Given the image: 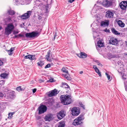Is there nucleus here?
I'll list each match as a JSON object with an SVG mask.
<instances>
[{
    "label": "nucleus",
    "instance_id": "5701e85b",
    "mask_svg": "<svg viewBox=\"0 0 127 127\" xmlns=\"http://www.w3.org/2000/svg\"><path fill=\"white\" fill-rule=\"evenodd\" d=\"M8 14L11 15H13L15 14V12L13 10H10L8 11Z\"/></svg>",
    "mask_w": 127,
    "mask_h": 127
},
{
    "label": "nucleus",
    "instance_id": "8fccbe9b",
    "mask_svg": "<svg viewBox=\"0 0 127 127\" xmlns=\"http://www.w3.org/2000/svg\"><path fill=\"white\" fill-rule=\"evenodd\" d=\"M19 32L18 31H15L14 32V33L15 34H17Z\"/></svg>",
    "mask_w": 127,
    "mask_h": 127
},
{
    "label": "nucleus",
    "instance_id": "338daca9",
    "mask_svg": "<svg viewBox=\"0 0 127 127\" xmlns=\"http://www.w3.org/2000/svg\"><path fill=\"white\" fill-rule=\"evenodd\" d=\"M126 45L127 46V41L126 42Z\"/></svg>",
    "mask_w": 127,
    "mask_h": 127
},
{
    "label": "nucleus",
    "instance_id": "ddd939ff",
    "mask_svg": "<svg viewBox=\"0 0 127 127\" xmlns=\"http://www.w3.org/2000/svg\"><path fill=\"white\" fill-rule=\"evenodd\" d=\"M113 13L110 10H108L106 12V17L107 18H112L113 17Z\"/></svg>",
    "mask_w": 127,
    "mask_h": 127
},
{
    "label": "nucleus",
    "instance_id": "ea45409f",
    "mask_svg": "<svg viewBox=\"0 0 127 127\" xmlns=\"http://www.w3.org/2000/svg\"><path fill=\"white\" fill-rule=\"evenodd\" d=\"M104 31L107 32H109L110 30L109 29H106L104 30Z\"/></svg>",
    "mask_w": 127,
    "mask_h": 127
},
{
    "label": "nucleus",
    "instance_id": "7ed1b4c3",
    "mask_svg": "<svg viewBox=\"0 0 127 127\" xmlns=\"http://www.w3.org/2000/svg\"><path fill=\"white\" fill-rule=\"evenodd\" d=\"M14 28L13 24L12 23L8 24L5 28V31L6 34L8 35L12 32Z\"/></svg>",
    "mask_w": 127,
    "mask_h": 127
},
{
    "label": "nucleus",
    "instance_id": "603ef678",
    "mask_svg": "<svg viewBox=\"0 0 127 127\" xmlns=\"http://www.w3.org/2000/svg\"><path fill=\"white\" fill-rule=\"evenodd\" d=\"M3 64V62L1 61L0 60V66L2 65Z\"/></svg>",
    "mask_w": 127,
    "mask_h": 127
},
{
    "label": "nucleus",
    "instance_id": "2f4dec72",
    "mask_svg": "<svg viewBox=\"0 0 127 127\" xmlns=\"http://www.w3.org/2000/svg\"><path fill=\"white\" fill-rule=\"evenodd\" d=\"M13 114L12 113H9L8 114V118H12V116Z\"/></svg>",
    "mask_w": 127,
    "mask_h": 127
},
{
    "label": "nucleus",
    "instance_id": "f3484780",
    "mask_svg": "<svg viewBox=\"0 0 127 127\" xmlns=\"http://www.w3.org/2000/svg\"><path fill=\"white\" fill-rule=\"evenodd\" d=\"M119 25L121 27H124L125 24L122 22L120 20H119L117 22Z\"/></svg>",
    "mask_w": 127,
    "mask_h": 127
},
{
    "label": "nucleus",
    "instance_id": "e433bc0d",
    "mask_svg": "<svg viewBox=\"0 0 127 127\" xmlns=\"http://www.w3.org/2000/svg\"><path fill=\"white\" fill-rule=\"evenodd\" d=\"M18 36V38H19V37H22L23 36V34H19L17 35Z\"/></svg>",
    "mask_w": 127,
    "mask_h": 127
},
{
    "label": "nucleus",
    "instance_id": "3c124183",
    "mask_svg": "<svg viewBox=\"0 0 127 127\" xmlns=\"http://www.w3.org/2000/svg\"><path fill=\"white\" fill-rule=\"evenodd\" d=\"M24 24V23H23V24H21L20 25V27H21V28H23L24 27V26H23V25Z\"/></svg>",
    "mask_w": 127,
    "mask_h": 127
},
{
    "label": "nucleus",
    "instance_id": "9b49d317",
    "mask_svg": "<svg viewBox=\"0 0 127 127\" xmlns=\"http://www.w3.org/2000/svg\"><path fill=\"white\" fill-rule=\"evenodd\" d=\"M58 93V92L57 90L55 89L51 91H50L48 93V95L49 97H51L54 96H55Z\"/></svg>",
    "mask_w": 127,
    "mask_h": 127
},
{
    "label": "nucleus",
    "instance_id": "37998d69",
    "mask_svg": "<svg viewBox=\"0 0 127 127\" xmlns=\"http://www.w3.org/2000/svg\"><path fill=\"white\" fill-rule=\"evenodd\" d=\"M97 73L98 74L99 76L101 77V73L100 72V71H99Z\"/></svg>",
    "mask_w": 127,
    "mask_h": 127
},
{
    "label": "nucleus",
    "instance_id": "72a5a7b5",
    "mask_svg": "<svg viewBox=\"0 0 127 127\" xmlns=\"http://www.w3.org/2000/svg\"><path fill=\"white\" fill-rule=\"evenodd\" d=\"M8 54L10 55H11L13 53V52L11 51H8Z\"/></svg>",
    "mask_w": 127,
    "mask_h": 127
},
{
    "label": "nucleus",
    "instance_id": "49530a36",
    "mask_svg": "<svg viewBox=\"0 0 127 127\" xmlns=\"http://www.w3.org/2000/svg\"><path fill=\"white\" fill-rule=\"evenodd\" d=\"M14 49V48L13 47V48H11L9 51H11L13 52Z\"/></svg>",
    "mask_w": 127,
    "mask_h": 127
},
{
    "label": "nucleus",
    "instance_id": "4468645a",
    "mask_svg": "<svg viewBox=\"0 0 127 127\" xmlns=\"http://www.w3.org/2000/svg\"><path fill=\"white\" fill-rule=\"evenodd\" d=\"M109 25V22L108 20H106L102 21L100 23V26L102 27L107 26Z\"/></svg>",
    "mask_w": 127,
    "mask_h": 127
},
{
    "label": "nucleus",
    "instance_id": "de8ad7c7",
    "mask_svg": "<svg viewBox=\"0 0 127 127\" xmlns=\"http://www.w3.org/2000/svg\"><path fill=\"white\" fill-rule=\"evenodd\" d=\"M36 90L35 89H33L32 92L33 93H35L36 91Z\"/></svg>",
    "mask_w": 127,
    "mask_h": 127
},
{
    "label": "nucleus",
    "instance_id": "f704fd0d",
    "mask_svg": "<svg viewBox=\"0 0 127 127\" xmlns=\"http://www.w3.org/2000/svg\"><path fill=\"white\" fill-rule=\"evenodd\" d=\"M51 66V65L50 64H48L45 67V68H49Z\"/></svg>",
    "mask_w": 127,
    "mask_h": 127
},
{
    "label": "nucleus",
    "instance_id": "09e8293b",
    "mask_svg": "<svg viewBox=\"0 0 127 127\" xmlns=\"http://www.w3.org/2000/svg\"><path fill=\"white\" fill-rule=\"evenodd\" d=\"M53 80H53V79H50L49 80V81H50V82H54Z\"/></svg>",
    "mask_w": 127,
    "mask_h": 127
},
{
    "label": "nucleus",
    "instance_id": "bf43d9fd",
    "mask_svg": "<svg viewBox=\"0 0 127 127\" xmlns=\"http://www.w3.org/2000/svg\"><path fill=\"white\" fill-rule=\"evenodd\" d=\"M65 85H66L67 86V87H66L65 88H69V87L68 85H66V84H65Z\"/></svg>",
    "mask_w": 127,
    "mask_h": 127
},
{
    "label": "nucleus",
    "instance_id": "69168bd1",
    "mask_svg": "<svg viewBox=\"0 0 127 127\" xmlns=\"http://www.w3.org/2000/svg\"><path fill=\"white\" fill-rule=\"evenodd\" d=\"M8 20H11V19L10 18H9L8 19Z\"/></svg>",
    "mask_w": 127,
    "mask_h": 127
},
{
    "label": "nucleus",
    "instance_id": "dca6fc26",
    "mask_svg": "<svg viewBox=\"0 0 127 127\" xmlns=\"http://www.w3.org/2000/svg\"><path fill=\"white\" fill-rule=\"evenodd\" d=\"M77 56L80 58H85L87 57L86 54L84 52H81L80 54H78Z\"/></svg>",
    "mask_w": 127,
    "mask_h": 127
},
{
    "label": "nucleus",
    "instance_id": "79ce46f5",
    "mask_svg": "<svg viewBox=\"0 0 127 127\" xmlns=\"http://www.w3.org/2000/svg\"><path fill=\"white\" fill-rule=\"evenodd\" d=\"M93 68L95 69H95H97L98 68L95 65H94L93 66Z\"/></svg>",
    "mask_w": 127,
    "mask_h": 127
},
{
    "label": "nucleus",
    "instance_id": "4c0bfd02",
    "mask_svg": "<svg viewBox=\"0 0 127 127\" xmlns=\"http://www.w3.org/2000/svg\"><path fill=\"white\" fill-rule=\"evenodd\" d=\"M123 3L124 4H123L125 5V6L127 7V2L125 1L123 2Z\"/></svg>",
    "mask_w": 127,
    "mask_h": 127
},
{
    "label": "nucleus",
    "instance_id": "4d7b16f0",
    "mask_svg": "<svg viewBox=\"0 0 127 127\" xmlns=\"http://www.w3.org/2000/svg\"><path fill=\"white\" fill-rule=\"evenodd\" d=\"M14 38H18V36L16 35H15V36L13 37Z\"/></svg>",
    "mask_w": 127,
    "mask_h": 127
},
{
    "label": "nucleus",
    "instance_id": "cd10ccee",
    "mask_svg": "<svg viewBox=\"0 0 127 127\" xmlns=\"http://www.w3.org/2000/svg\"><path fill=\"white\" fill-rule=\"evenodd\" d=\"M94 61L97 63V64L100 66H102V65L98 61L96 60H94Z\"/></svg>",
    "mask_w": 127,
    "mask_h": 127
},
{
    "label": "nucleus",
    "instance_id": "7c9ffc66",
    "mask_svg": "<svg viewBox=\"0 0 127 127\" xmlns=\"http://www.w3.org/2000/svg\"><path fill=\"white\" fill-rule=\"evenodd\" d=\"M97 34V33L96 32H94L93 33V37L94 38H96L97 36H98V35Z\"/></svg>",
    "mask_w": 127,
    "mask_h": 127
},
{
    "label": "nucleus",
    "instance_id": "6ab92c4d",
    "mask_svg": "<svg viewBox=\"0 0 127 127\" xmlns=\"http://www.w3.org/2000/svg\"><path fill=\"white\" fill-rule=\"evenodd\" d=\"M111 31L114 34H120V33L119 32H118L115 29L113 28H112L111 29Z\"/></svg>",
    "mask_w": 127,
    "mask_h": 127
},
{
    "label": "nucleus",
    "instance_id": "39448f33",
    "mask_svg": "<svg viewBox=\"0 0 127 127\" xmlns=\"http://www.w3.org/2000/svg\"><path fill=\"white\" fill-rule=\"evenodd\" d=\"M39 114L43 113L47 110L46 107L44 105H41L38 108Z\"/></svg>",
    "mask_w": 127,
    "mask_h": 127
},
{
    "label": "nucleus",
    "instance_id": "a18cd8bd",
    "mask_svg": "<svg viewBox=\"0 0 127 127\" xmlns=\"http://www.w3.org/2000/svg\"><path fill=\"white\" fill-rule=\"evenodd\" d=\"M57 36V33H55V34L54 35L53 40H55V38H56V37Z\"/></svg>",
    "mask_w": 127,
    "mask_h": 127
},
{
    "label": "nucleus",
    "instance_id": "f257e3e1",
    "mask_svg": "<svg viewBox=\"0 0 127 127\" xmlns=\"http://www.w3.org/2000/svg\"><path fill=\"white\" fill-rule=\"evenodd\" d=\"M62 102L64 105H68L71 103V99L69 95H61L60 97Z\"/></svg>",
    "mask_w": 127,
    "mask_h": 127
},
{
    "label": "nucleus",
    "instance_id": "412c9836",
    "mask_svg": "<svg viewBox=\"0 0 127 127\" xmlns=\"http://www.w3.org/2000/svg\"><path fill=\"white\" fill-rule=\"evenodd\" d=\"M97 46L99 47H101L103 46V43L100 40L98 41L97 43Z\"/></svg>",
    "mask_w": 127,
    "mask_h": 127
},
{
    "label": "nucleus",
    "instance_id": "e2e57ef3",
    "mask_svg": "<svg viewBox=\"0 0 127 127\" xmlns=\"http://www.w3.org/2000/svg\"><path fill=\"white\" fill-rule=\"evenodd\" d=\"M82 105H81V106L84 109V106L82 104Z\"/></svg>",
    "mask_w": 127,
    "mask_h": 127
},
{
    "label": "nucleus",
    "instance_id": "a211bd4d",
    "mask_svg": "<svg viewBox=\"0 0 127 127\" xmlns=\"http://www.w3.org/2000/svg\"><path fill=\"white\" fill-rule=\"evenodd\" d=\"M50 52H48L47 53V55L46 56V58L47 60L49 61H51V58L50 57Z\"/></svg>",
    "mask_w": 127,
    "mask_h": 127
},
{
    "label": "nucleus",
    "instance_id": "6e6d98bb",
    "mask_svg": "<svg viewBox=\"0 0 127 127\" xmlns=\"http://www.w3.org/2000/svg\"><path fill=\"white\" fill-rule=\"evenodd\" d=\"M123 55L124 56H127V53H125L123 54Z\"/></svg>",
    "mask_w": 127,
    "mask_h": 127
},
{
    "label": "nucleus",
    "instance_id": "680f3d73",
    "mask_svg": "<svg viewBox=\"0 0 127 127\" xmlns=\"http://www.w3.org/2000/svg\"><path fill=\"white\" fill-rule=\"evenodd\" d=\"M122 78H123V79L124 80H125L126 79V78H125L124 77V76H123Z\"/></svg>",
    "mask_w": 127,
    "mask_h": 127
},
{
    "label": "nucleus",
    "instance_id": "c03bdc74",
    "mask_svg": "<svg viewBox=\"0 0 127 127\" xmlns=\"http://www.w3.org/2000/svg\"><path fill=\"white\" fill-rule=\"evenodd\" d=\"M20 0H19H19H16V1L17 2H18V3H19V2H21V1H20ZM20 3V4H23L24 3H22V2L21 3Z\"/></svg>",
    "mask_w": 127,
    "mask_h": 127
},
{
    "label": "nucleus",
    "instance_id": "bb28decb",
    "mask_svg": "<svg viewBox=\"0 0 127 127\" xmlns=\"http://www.w3.org/2000/svg\"><path fill=\"white\" fill-rule=\"evenodd\" d=\"M38 65L40 66H42L44 64V63L43 62L40 61L37 63Z\"/></svg>",
    "mask_w": 127,
    "mask_h": 127
},
{
    "label": "nucleus",
    "instance_id": "13d9d810",
    "mask_svg": "<svg viewBox=\"0 0 127 127\" xmlns=\"http://www.w3.org/2000/svg\"><path fill=\"white\" fill-rule=\"evenodd\" d=\"M125 87L126 91H127V86H125Z\"/></svg>",
    "mask_w": 127,
    "mask_h": 127
},
{
    "label": "nucleus",
    "instance_id": "c756f323",
    "mask_svg": "<svg viewBox=\"0 0 127 127\" xmlns=\"http://www.w3.org/2000/svg\"><path fill=\"white\" fill-rule=\"evenodd\" d=\"M68 80H70L71 78L70 77L68 76L67 75H65L64 76Z\"/></svg>",
    "mask_w": 127,
    "mask_h": 127
},
{
    "label": "nucleus",
    "instance_id": "9d476101",
    "mask_svg": "<svg viewBox=\"0 0 127 127\" xmlns=\"http://www.w3.org/2000/svg\"><path fill=\"white\" fill-rule=\"evenodd\" d=\"M102 4L105 7H108L111 5L112 4V2L107 0H105L102 3Z\"/></svg>",
    "mask_w": 127,
    "mask_h": 127
},
{
    "label": "nucleus",
    "instance_id": "b1692460",
    "mask_svg": "<svg viewBox=\"0 0 127 127\" xmlns=\"http://www.w3.org/2000/svg\"><path fill=\"white\" fill-rule=\"evenodd\" d=\"M121 2V3L120 4V6L121 8L123 10H125L126 9V7L125 6V5H124L123 4H122Z\"/></svg>",
    "mask_w": 127,
    "mask_h": 127
},
{
    "label": "nucleus",
    "instance_id": "423d86ee",
    "mask_svg": "<svg viewBox=\"0 0 127 127\" xmlns=\"http://www.w3.org/2000/svg\"><path fill=\"white\" fill-rule=\"evenodd\" d=\"M57 117L58 119L61 120L65 116V114L64 111L61 110L57 113Z\"/></svg>",
    "mask_w": 127,
    "mask_h": 127
},
{
    "label": "nucleus",
    "instance_id": "2eb2a0df",
    "mask_svg": "<svg viewBox=\"0 0 127 127\" xmlns=\"http://www.w3.org/2000/svg\"><path fill=\"white\" fill-rule=\"evenodd\" d=\"M52 119L53 115L51 114H49L45 116V119L46 121H50Z\"/></svg>",
    "mask_w": 127,
    "mask_h": 127
},
{
    "label": "nucleus",
    "instance_id": "c9c22d12",
    "mask_svg": "<svg viewBox=\"0 0 127 127\" xmlns=\"http://www.w3.org/2000/svg\"><path fill=\"white\" fill-rule=\"evenodd\" d=\"M4 95L2 93H0V99L2 98L3 96Z\"/></svg>",
    "mask_w": 127,
    "mask_h": 127
},
{
    "label": "nucleus",
    "instance_id": "6e6552de",
    "mask_svg": "<svg viewBox=\"0 0 127 127\" xmlns=\"http://www.w3.org/2000/svg\"><path fill=\"white\" fill-rule=\"evenodd\" d=\"M72 114L73 116L78 115L80 113V110L76 107H74L71 110Z\"/></svg>",
    "mask_w": 127,
    "mask_h": 127
},
{
    "label": "nucleus",
    "instance_id": "1a4fd4ad",
    "mask_svg": "<svg viewBox=\"0 0 127 127\" xmlns=\"http://www.w3.org/2000/svg\"><path fill=\"white\" fill-rule=\"evenodd\" d=\"M35 4L36 6L39 7L40 9H42L44 8L45 6L43 4L41 1L39 0H37L35 2Z\"/></svg>",
    "mask_w": 127,
    "mask_h": 127
},
{
    "label": "nucleus",
    "instance_id": "5fc2aeb1",
    "mask_svg": "<svg viewBox=\"0 0 127 127\" xmlns=\"http://www.w3.org/2000/svg\"><path fill=\"white\" fill-rule=\"evenodd\" d=\"M75 0H70L68 1V2H69L70 3H72Z\"/></svg>",
    "mask_w": 127,
    "mask_h": 127
},
{
    "label": "nucleus",
    "instance_id": "0eeeda50",
    "mask_svg": "<svg viewBox=\"0 0 127 127\" xmlns=\"http://www.w3.org/2000/svg\"><path fill=\"white\" fill-rule=\"evenodd\" d=\"M38 33L34 32H31L28 33L26 34V36L27 38H33L34 37L38 34Z\"/></svg>",
    "mask_w": 127,
    "mask_h": 127
},
{
    "label": "nucleus",
    "instance_id": "a19ab883",
    "mask_svg": "<svg viewBox=\"0 0 127 127\" xmlns=\"http://www.w3.org/2000/svg\"><path fill=\"white\" fill-rule=\"evenodd\" d=\"M5 82L3 80H2L0 82V83L1 84H2V85H3L4 84Z\"/></svg>",
    "mask_w": 127,
    "mask_h": 127
},
{
    "label": "nucleus",
    "instance_id": "864d4df0",
    "mask_svg": "<svg viewBox=\"0 0 127 127\" xmlns=\"http://www.w3.org/2000/svg\"><path fill=\"white\" fill-rule=\"evenodd\" d=\"M95 72H96V73H97L99 71V70L97 68L96 69H95Z\"/></svg>",
    "mask_w": 127,
    "mask_h": 127
},
{
    "label": "nucleus",
    "instance_id": "f8f14e48",
    "mask_svg": "<svg viewBox=\"0 0 127 127\" xmlns=\"http://www.w3.org/2000/svg\"><path fill=\"white\" fill-rule=\"evenodd\" d=\"M109 43L110 44L116 45L118 43V41L117 39L114 38H112L109 41Z\"/></svg>",
    "mask_w": 127,
    "mask_h": 127
},
{
    "label": "nucleus",
    "instance_id": "aec40b11",
    "mask_svg": "<svg viewBox=\"0 0 127 127\" xmlns=\"http://www.w3.org/2000/svg\"><path fill=\"white\" fill-rule=\"evenodd\" d=\"M59 123L60 124L58 126V127H64L65 123L64 121H61Z\"/></svg>",
    "mask_w": 127,
    "mask_h": 127
},
{
    "label": "nucleus",
    "instance_id": "58836bf2",
    "mask_svg": "<svg viewBox=\"0 0 127 127\" xmlns=\"http://www.w3.org/2000/svg\"><path fill=\"white\" fill-rule=\"evenodd\" d=\"M29 56H30L29 55H28L27 56H25L24 57V58L25 59H29V58H30Z\"/></svg>",
    "mask_w": 127,
    "mask_h": 127
},
{
    "label": "nucleus",
    "instance_id": "774afa93",
    "mask_svg": "<svg viewBox=\"0 0 127 127\" xmlns=\"http://www.w3.org/2000/svg\"><path fill=\"white\" fill-rule=\"evenodd\" d=\"M14 97V95H13V97Z\"/></svg>",
    "mask_w": 127,
    "mask_h": 127
},
{
    "label": "nucleus",
    "instance_id": "f03ea898",
    "mask_svg": "<svg viewBox=\"0 0 127 127\" xmlns=\"http://www.w3.org/2000/svg\"><path fill=\"white\" fill-rule=\"evenodd\" d=\"M84 119V115L83 114H81L74 120L72 124L74 126L80 125L82 123V120H83Z\"/></svg>",
    "mask_w": 127,
    "mask_h": 127
},
{
    "label": "nucleus",
    "instance_id": "a878e982",
    "mask_svg": "<svg viewBox=\"0 0 127 127\" xmlns=\"http://www.w3.org/2000/svg\"><path fill=\"white\" fill-rule=\"evenodd\" d=\"M29 59L31 60H34L36 59L35 55H29Z\"/></svg>",
    "mask_w": 127,
    "mask_h": 127
},
{
    "label": "nucleus",
    "instance_id": "c85d7f7f",
    "mask_svg": "<svg viewBox=\"0 0 127 127\" xmlns=\"http://www.w3.org/2000/svg\"><path fill=\"white\" fill-rule=\"evenodd\" d=\"M16 90L18 92H20L23 91L24 89L21 88V86H19L17 88Z\"/></svg>",
    "mask_w": 127,
    "mask_h": 127
},
{
    "label": "nucleus",
    "instance_id": "473e14b6",
    "mask_svg": "<svg viewBox=\"0 0 127 127\" xmlns=\"http://www.w3.org/2000/svg\"><path fill=\"white\" fill-rule=\"evenodd\" d=\"M105 74L106 75L108 79V80H109L110 78V76L107 73H105Z\"/></svg>",
    "mask_w": 127,
    "mask_h": 127
},
{
    "label": "nucleus",
    "instance_id": "052dcab7",
    "mask_svg": "<svg viewBox=\"0 0 127 127\" xmlns=\"http://www.w3.org/2000/svg\"><path fill=\"white\" fill-rule=\"evenodd\" d=\"M48 5H47L46 6H45L46 10H47V8L48 7Z\"/></svg>",
    "mask_w": 127,
    "mask_h": 127
},
{
    "label": "nucleus",
    "instance_id": "393cba45",
    "mask_svg": "<svg viewBox=\"0 0 127 127\" xmlns=\"http://www.w3.org/2000/svg\"><path fill=\"white\" fill-rule=\"evenodd\" d=\"M7 74L6 73H4L0 74V76L3 78H5L7 77Z\"/></svg>",
    "mask_w": 127,
    "mask_h": 127
},
{
    "label": "nucleus",
    "instance_id": "0e129e2a",
    "mask_svg": "<svg viewBox=\"0 0 127 127\" xmlns=\"http://www.w3.org/2000/svg\"><path fill=\"white\" fill-rule=\"evenodd\" d=\"M83 73V72L82 71H81L80 72V74H82V73Z\"/></svg>",
    "mask_w": 127,
    "mask_h": 127
},
{
    "label": "nucleus",
    "instance_id": "20e7f679",
    "mask_svg": "<svg viewBox=\"0 0 127 127\" xmlns=\"http://www.w3.org/2000/svg\"><path fill=\"white\" fill-rule=\"evenodd\" d=\"M32 13V11H27V12L24 14L23 15L19 16V17L22 19H26L29 18Z\"/></svg>",
    "mask_w": 127,
    "mask_h": 127
},
{
    "label": "nucleus",
    "instance_id": "4be33fe9",
    "mask_svg": "<svg viewBox=\"0 0 127 127\" xmlns=\"http://www.w3.org/2000/svg\"><path fill=\"white\" fill-rule=\"evenodd\" d=\"M66 67H64L62 69V71L64 73H68V71Z\"/></svg>",
    "mask_w": 127,
    "mask_h": 127
}]
</instances>
